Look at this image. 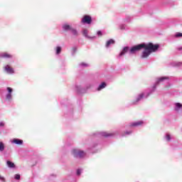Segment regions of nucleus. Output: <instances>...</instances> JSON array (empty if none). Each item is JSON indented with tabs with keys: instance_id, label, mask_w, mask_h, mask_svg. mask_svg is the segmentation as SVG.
<instances>
[{
	"instance_id": "f3484780",
	"label": "nucleus",
	"mask_w": 182,
	"mask_h": 182,
	"mask_svg": "<svg viewBox=\"0 0 182 182\" xmlns=\"http://www.w3.org/2000/svg\"><path fill=\"white\" fill-rule=\"evenodd\" d=\"M60 52H62V47H60V46L57 47L56 48V54L59 55V53H60Z\"/></svg>"
},
{
	"instance_id": "9d476101",
	"label": "nucleus",
	"mask_w": 182,
	"mask_h": 182,
	"mask_svg": "<svg viewBox=\"0 0 182 182\" xmlns=\"http://www.w3.org/2000/svg\"><path fill=\"white\" fill-rule=\"evenodd\" d=\"M114 43V40L113 39H110L108 41H107L106 43V48H109V46H110V45H113Z\"/></svg>"
},
{
	"instance_id": "423d86ee",
	"label": "nucleus",
	"mask_w": 182,
	"mask_h": 182,
	"mask_svg": "<svg viewBox=\"0 0 182 182\" xmlns=\"http://www.w3.org/2000/svg\"><path fill=\"white\" fill-rule=\"evenodd\" d=\"M143 124V121H139L136 122H133L130 124L131 127H136L137 126H141Z\"/></svg>"
},
{
	"instance_id": "b1692460",
	"label": "nucleus",
	"mask_w": 182,
	"mask_h": 182,
	"mask_svg": "<svg viewBox=\"0 0 182 182\" xmlns=\"http://www.w3.org/2000/svg\"><path fill=\"white\" fill-rule=\"evenodd\" d=\"M166 140L168 141H170V140L171 139V137L170 136V134H166Z\"/></svg>"
},
{
	"instance_id": "bb28decb",
	"label": "nucleus",
	"mask_w": 182,
	"mask_h": 182,
	"mask_svg": "<svg viewBox=\"0 0 182 182\" xmlns=\"http://www.w3.org/2000/svg\"><path fill=\"white\" fill-rule=\"evenodd\" d=\"M81 173H82V171L80 169L77 170V176H80Z\"/></svg>"
},
{
	"instance_id": "6e6552de",
	"label": "nucleus",
	"mask_w": 182,
	"mask_h": 182,
	"mask_svg": "<svg viewBox=\"0 0 182 182\" xmlns=\"http://www.w3.org/2000/svg\"><path fill=\"white\" fill-rule=\"evenodd\" d=\"M63 28L64 29V31H72L73 28L70 25L64 24L63 26Z\"/></svg>"
},
{
	"instance_id": "f8f14e48",
	"label": "nucleus",
	"mask_w": 182,
	"mask_h": 182,
	"mask_svg": "<svg viewBox=\"0 0 182 182\" xmlns=\"http://www.w3.org/2000/svg\"><path fill=\"white\" fill-rule=\"evenodd\" d=\"M143 97H144V93L142 92L139 95L138 97L136 98V102H140Z\"/></svg>"
},
{
	"instance_id": "39448f33",
	"label": "nucleus",
	"mask_w": 182,
	"mask_h": 182,
	"mask_svg": "<svg viewBox=\"0 0 182 182\" xmlns=\"http://www.w3.org/2000/svg\"><path fill=\"white\" fill-rule=\"evenodd\" d=\"M1 58H4L5 59H11L12 58V55L8 53H3L1 55Z\"/></svg>"
},
{
	"instance_id": "6ab92c4d",
	"label": "nucleus",
	"mask_w": 182,
	"mask_h": 182,
	"mask_svg": "<svg viewBox=\"0 0 182 182\" xmlns=\"http://www.w3.org/2000/svg\"><path fill=\"white\" fill-rule=\"evenodd\" d=\"M70 31L72 32V33H73V35H75V36L77 35V31L75 28H71Z\"/></svg>"
},
{
	"instance_id": "a211bd4d",
	"label": "nucleus",
	"mask_w": 182,
	"mask_h": 182,
	"mask_svg": "<svg viewBox=\"0 0 182 182\" xmlns=\"http://www.w3.org/2000/svg\"><path fill=\"white\" fill-rule=\"evenodd\" d=\"M6 100H11V99H12V94H10V93L7 94L6 95Z\"/></svg>"
},
{
	"instance_id": "393cba45",
	"label": "nucleus",
	"mask_w": 182,
	"mask_h": 182,
	"mask_svg": "<svg viewBox=\"0 0 182 182\" xmlns=\"http://www.w3.org/2000/svg\"><path fill=\"white\" fill-rule=\"evenodd\" d=\"M21 178V175L19 174H16L15 175V179L16 180H19Z\"/></svg>"
},
{
	"instance_id": "cd10ccee",
	"label": "nucleus",
	"mask_w": 182,
	"mask_h": 182,
	"mask_svg": "<svg viewBox=\"0 0 182 182\" xmlns=\"http://www.w3.org/2000/svg\"><path fill=\"white\" fill-rule=\"evenodd\" d=\"M98 36H102L103 34L102 33V31H97Z\"/></svg>"
},
{
	"instance_id": "a878e982",
	"label": "nucleus",
	"mask_w": 182,
	"mask_h": 182,
	"mask_svg": "<svg viewBox=\"0 0 182 182\" xmlns=\"http://www.w3.org/2000/svg\"><path fill=\"white\" fill-rule=\"evenodd\" d=\"M0 180L1 181H3V182H6V181L5 180V178H4V176H1L0 175Z\"/></svg>"
},
{
	"instance_id": "9b49d317",
	"label": "nucleus",
	"mask_w": 182,
	"mask_h": 182,
	"mask_svg": "<svg viewBox=\"0 0 182 182\" xmlns=\"http://www.w3.org/2000/svg\"><path fill=\"white\" fill-rule=\"evenodd\" d=\"M6 164L8 167H9L10 168H14L15 167V164L11 162V161H7Z\"/></svg>"
},
{
	"instance_id": "7c9ffc66",
	"label": "nucleus",
	"mask_w": 182,
	"mask_h": 182,
	"mask_svg": "<svg viewBox=\"0 0 182 182\" xmlns=\"http://www.w3.org/2000/svg\"><path fill=\"white\" fill-rule=\"evenodd\" d=\"M178 50H182V47L178 48Z\"/></svg>"
},
{
	"instance_id": "ddd939ff",
	"label": "nucleus",
	"mask_w": 182,
	"mask_h": 182,
	"mask_svg": "<svg viewBox=\"0 0 182 182\" xmlns=\"http://www.w3.org/2000/svg\"><path fill=\"white\" fill-rule=\"evenodd\" d=\"M106 87V82H102L97 88V90H102V89H105Z\"/></svg>"
},
{
	"instance_id": "7ed1b4c3",
	"label": "nucleus",
	"mask_w": 182,
	"mask_h": 182,
	"mask_svg": "<svg viewBox=\"0 0 182 182\" xmlns=\"http://www.w3.org/2000/svg\"><path fill=\"white\" fill-rule=\"evenodd\" d=\"M81 22L82 23H87V25H90V23H92V16L89 15H85L82 17Z\"/></svg>"
},
{
	"instance_id": "1a4fd4ad",
	"label": "nucleus",
	"mask_w": 182,
	"mask_h": 182,
	"mask_svg": "<svg viewBox=\"0 0 182 182\" xmlns=\"http://www.w3.org/2000/svg\"><path fill=\"white\" fill-rule=\"evenodd\" d=\"M127 52H129V47H124L120 53L119 56H123V55H124V53H127Z\"/></svg>"
},
{
	"instance_id": "2eb2a0df",
	"label": "nucleus",
	"mask_w": 182,
	"mask_h": 182,
	"mask_svg": "<svg viewBox=\"0 0 182 182\" xmlns=\"http://www.w3.org/2000/svg\"><path fill=\"white\" fill-rule=\"evenodd\" d=\"M5 150V144L3 142H0V151H4Z\"/></svg>"
},
{
	"instance_id": "0eeeda50",
	"label": "nucleus",
	"mask_w": 182,
	"mask_h": 182,
	"mask_svg": "<svg viewBox=\"0 0 182 182\" xmlns=\"http://www.w3.org/2000/svg\"><path fill=\"white\" fill-rule=\"evenodd\" d=\"M13 143H14L15 144H23V141L22 139H13Z\"/></svg>"
},
{
	"instance_id": "c756f323",
	"label": "nucleus",
	"mask_w": 182,
	"mask_h": 182,
	"mask_svg": "<svg viewBox=\"0 0 182 182\" xmlns=\"http://www.w3.org/2000/svg\"><path fill=\"white\" fill-rule=\"evenodd\" d=\"M82 66H87V64L82 63L81 64Z\"/></svg>"
},
{
	"instance_id": "4be33fe9",
	"label": "nucleus",
	"mask_w": 182,
	"mask_h": 182,
	"mask_svg": "<svg viewBox=\"0 0 182 182\" xmlns=\"http://www.w3.org/2000/svg\"><path fill=\"white\" fill-rule=\"evenodd\" d=\"M7 91H8L9 93L11 94L12 92H14V90H12L11 87H7Z\"/></svg>"
},
{
	"instance_id": "aec40b11",
	"label": "nucleus",
	"mask_w": 182,
	"mask_h": 182,
	"mask_svg": "<svg viewBox=\"0 0 182 182\" xmlns=\"http://www.w3.org/2000/svg\"><path fill=\"white\" fill-rule=\"evenodd\" d=\"M87 30H84L82 33L85 36V38H89V36H87Z\"/></svg>"
},
{
	"instance_id": "5701e85b",
	"label": "nucleus",
	"mask_w": 182,
	"mask_h": 182,
	"mask_svg": "<svg viewBox=\"0 0 182 182\" xmlns=\"http://www.w3.org/2000/svg\"><path fill=\"white\" fill-rule=\"evenodd\" d=\"M77 50V47H73L72 48V52L73 53H76V51Z\"/></svg>"
},
{
	"instance_id": "412c9836",
	"label": "nucleus",
	"mask_w": 182,
	"mask_h": 182,
	"mask_svg": "<svg viewBox=\"0 0 182 182\" xmlns=\"http://www.w3.org/2000/svg\"><path fill=\"white\" fill-rule=\"evenodd\" d=\"M175 36H176V38H181L182 33H177Z\"/></svg>"
},
{
	"instance_id": "f257e3e1",
	"label": "nucleus",
	"mask_w": 182,
	"mask_h": 182,
	"mask_svg": "<svg viewBox=\"0 0 182 182\" xmlns=\"http://www.w3.org/2000/svg\"><path fill=\"white\" fill-rule=\"evenodd\" d=\"M160 46L159 44H153L152 43H149L148 44L146 43H141L139 45L134 46L129 50V53L133 54L136 53V52H139V50H141V49H144V50L142 53L141 58H147L151 52H156L157 49Z\"/></svg>"
},
{
	"instance_id": "2f4dec72",
	"label": "nucleus",
	"mask_w": 182,
	"mask_h": 182,
	"mask_svg": "<svg viewBox=\"0 0 182 182\" xmlns=\"http://www.w3.org/2000/svg\"><path fill=\"white\" fill-rule=\"evenodd\" d=\"M132 132H125V134H130Z\"/></svg>"
},
{
	"instance_id": "dca6fc26",
	"label": "nucleus",
	"mask_w": 182,
	"mask_h": 182,
	"mask_svg": "<svg viewBox=\"0 0 182 182\" xmlns=\"http://www.w3.org/2000/svg\"><path fill=\"white\" fill-rule=\"evenodd\" d=\"M166 79H168L167 77H162L161 78H159L157 83H160L161 82H163L164 80H166Z\"/></svg>"
},
{
	"instance_id": "c85d7f7f",
	"label": "nucleus",
	"mask_w": 182,
	"mask_h": 182,
	"mask_svg": "<svg viewBox=\"0 0 182 182\" xmlns=\"http://www.w3.org/2000/svg\"><path fill=\"white\" fill-rule=\"evenodd\" d=\"M4 126H5V123L0 122V127H4Z\"/></svg>"
},
{
	"instance_id": "20e7f679",
	"label": "nucleus",
	"mask_w": 182,
	"mask_h": 182,
	"mask_svg": "<svg viewBox=\"0 0 182 182\" xmlns=\"http://www.w3.org/2000/svg\"><path fill=\"white\" fill-rule=\"evenodd\" d=\"M4 69L7 73H14V68H12L9 65H6Z\"/></svg>"
},
{
	"instance_id": "f03ea898",
	"label": "nucleus",
	"mask_w": 182,
	"mask_h": 182,
	"mask_svg": "<svg viewBox=\"0 0 182 182\" xmlns=\"http://www.w3.org/2000/svg\"><path fill=\"white\" fill-rule=\"evenodd\" d=\"M73 154L74 157L82 159V157H85L86 154L83 151H79L78 149H73Z\"/></svg>"
},
{
	"instance_id": "4468645a",
	"label": "nucleus",
	"mask_w": 182,
	"mask_h": 182,
	"mask_svg": "<svg viewBox=\"0 0 182 182\" xmlns=\"http://www.w3.org/2000/svg\"><path fill=\"white\" fill-rule=\"evenodd\" d=\"M102 136H104V137H110V136H114V134L104 132L102 134Z\"/></svg>"
}]
</instances>
